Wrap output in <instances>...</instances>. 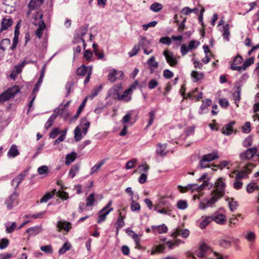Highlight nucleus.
Masks as SVG:
<instances>
[{
	"mask_svg": "<svg viewBox=\"0 0 259 259\" xmlns=\"http://www.w3.org/2000/svg\"><path fill=\"white\" fill-rule=\"evenodd\" d=\"M224 38L227 40H229V36L230 35L229 31V25L227 24L223 27V33Z\"/></svg>",
	"mask_w": 259,
	"mask_h": 259,
	"instance_id": "864d4df0",
	"label": "nucleus"
},
{
	"mask_svg": "<svg viewBox=\"0 0 259 259\" xmlns=\"http://www.w3.org/2000/svg\"><path fill=\"white\" fill-rule=\"evenodd\" d=\"M219 199L218 197L211 193V198L209 200H205L207 206H211L214 203H215Z\"/></svg>",
	"mask_w": 259,
	"mask_h": 259,
	"instance_id": "a19ab883",
	"label": "nucleus"
},
{
	"mask_svg": "<svg viewBox=\"0 0 259 259\" xmlns=\"http://www.w3.org/2000/svg\"><path fill=\"white\" fill-rule=\"evenodd\" d=\"M165 245L163 244H159L157 246H156L154 248H153L151 250V254L153 255L156 253H159L162 252L165 249Z\"/></svg>",
	"mask_w": 259,
	"mask_h": 259,
	"instance_id": "c9c22d12",
	"label": "nucleus"
},
{
	"mask_svg": "<svg viewBox=\"0 0 259 259\" xmlns=\"http://www.w3.org/2000/svg\"><path fill=\"white\" fill-rule=\"evenodd\" d=\"M26 176V174L25 172H22L18 175L12 181V185L14 186L15 188H18L21 182L24 179Z\"/></svg>",
	"mask_w": 259,
	"mask_h": 259,
	"instance_id": "aec40b11",
	"label": "nucleus"
},
{
	"mask_svg": "<svg viewBox=\"0 0 259 259\" xmlns=\"http://www.w3.org/2000/svg\"><path fill=\"white\" fill-rule=\"evenodd\" d=\"M257 152L256 148L248 149L246 151L242 152L240 154V157L242 160H250L255 155Z\"/></svg>",
	"mask_w": 259,
	"mask_h": 259,
	"instance_id": "f8f14e48",
	"label": "nucleus"
},
{
	"mask_svg": "<svg viewBox=\"0 0 259 259\" xmlns=\"http://www.w3.org/2000/svg\"><path fill=\"white\" fill-rule=\"evenodd\" d=\"M40 249L46 253L51 254L53 252V249L50 245L42 246L40 247Z\"/></svg>",
	"mask_w": 259,
	"mask_h": 259,
	"instance_id": "bf43d9fd",
	"label": "nucleus"
},
{
	"mask_svg": "<svg viewBox=\"0 0 259 259\" xmlns=\"http://www.w3.org/2000/svg\"><path fill=\"white\" fill-rule=\"evenodd\" d=\"M92 69L91 67H86L82 65L76 70V74L78 76H84L89 73V70Z\"/></svg>",
	"mask_w": 259,
	"mask_h": 259,
	"instance_id": "c756f323",
	"label": "nucleus"
},
{
	"mask_svg": "<svg viewBox=\"0 0 259 259\" xmlns=\"http://www.w3.org/2000/svg\"><path fill=\"white\" fill-rule=\"evenodd\" d=\"M13 24V20L10 18H5L3 19L1 23V28L0 31L7 30Z\"/></svg>",
	"mask_w": 259,
	"mask_h": 259,
	"instance_id": "412c9836",
	"label": "nucleus"
},
{
	"mask_svg": "<svg viewBox=\"0 0 259 259\" xmlns=\"http://www.w3.org/2000/svg\"><path fill=\"white\" fill-rule=\"evenodd\" d=\"M112 200H110L106 206L103 207L99 212V217L97 223L100 224L106 220L107 215L113 210L111 207Z\"/></svg>",
	"mask_w": 259,
	"mask_h": 259,
	"instance_id": "0eeeda50",
	"label": "nucleus"
},
{
	"mask_svg": "<svg viewBox=\"0 0 259 259\" xmlns=\"http://www.w3.org/2000/svg\"><path fill=\"white\" fill-rule=\"evenodd\" d=\"M162 5L161 4L158 3H154L152 4L150 7L151 9L155 12H158L162 10Z\"/></svg>",
	"mask_w": 259,
	"mask_h": 259,
	"instance_id": "8fccbe9b",
	"label": "nucleus"
},
{
	"mask_svg": "<svg viewBox=\"0 0 259 259\" xmlns=\"http://www.w3.org/2000/svg\"><path fill=\"white\" fill-rule=\"evenodd\" d=\"M149 119L148 121V126L152 124L153 120L155 119V111H154V110L151 111L149 112Z\"/></svg>",
	"mask_w": 259,
	"mask_h": 259,
	"instance_id": "0e129e2a",
	"label": "nucleus"
},
{
	"mask_svg": "<svg viewBox=\"0 0 259 259\" xmlns=\"http://www.w3.org/2000/svg\"><path fill=\"white\" fill-rule=\"evenodd\" d=\"M230 240L222 239L220 241V245L224 247L228 248L231 246Z\"/></svg>",
	"mask_w": 259,
	"mask_h": 259,
	"instance_id": "680f3d73",
	"label": "nucleus"
},
{
	"mask_svg": "<svg viewBox=\"0 0 259 259\" xmlns=\"http://www.w3.org/2000/svg\"><path fill=\"white\" fill-rule=\"evenodd\" d=\"M105 161L104 160L100 161L95 164L91 169L90 175H92L94 174L98 173L101 168V167L104 164Z\"/></svg>",
	"mask_w": 259,
	"mask_h": 259,
	"instance_id": "72a5a7b5",
	"label": "nucleus"
},
{
	"mask_svg": "<svg viewBox=\"0 0 259 259\" xmlns=\"http://www.w3.org/2000/svg\"><path fill=\"white\" fill-rule=\"evenodd\" d=\"M20 90L19 86L14 85L5 91L0 95V104L14 98L15 95L20 92Z\"/></svg>",
	"mask_w": 259,
	"mask_h": 259,
	"instance_id": "20e7f679",
	"label": "nucleus"
},
{
	"mask_svg": "<svg viewBox=\"0 0 259 259\" xmlns=\"http://www.w3.org/2000/svg\"><path fill=\"white\" fill-rule=\"evenodd\" d=\"M258 186L256 183H252L248 184L246 188V190L248 193H252L255 190H258Z\"/></svg>",
	"mask_w": 259,
	"mask_h": 259,
	"instance_id": "49530a36",
	"label": "nucleus"
},
{
	"mask_svg": "<svg viewBox=\"0 0 259 259\" xmlns=\"http://www.w3.org/2000/svg\"><path fill=\"white\" fill-rule=\"evenodd\" d=\"M95 200L94 194H91L87 199V206H92Z\"/></svg>",
	"mask_w": 259,
	"mask_h": 259,
	"instance_id": "13d9d810",
	"label": "nucleus"
},
{
	"mask_svg": "<svg viewBox=\"0 0 259 259\" xmlns=\"http://www.w3.org/2000/svg\"><path fill=\"white\" fill-rule=\"evenodd\" d=\"M240 92L239 91H235L233 95V99L235 100V103L236 104L237 106H238V102L240 100Z\"/></svg>",
	"mask_w": 259,
	"mask_h": 259,
	"instance_id": "052dcab7",
	"label": "nucleus"
},
{
	"mask_svg": "<svg viewBox=\"0 0 259 259\" xmlns=\"http://www.w3.org/2000/svg\"><path fill=\"white\" fill-rule=\"evenodd\" d=\"M71 248V244L68 242H65L63 246L59 249V253L60 254L65 253L67 250H69Z\"/></svg>",
	"mask_w": 259,
	"mask_h": 259,
	"instance_id": "de8ad7c7",
	"label": "nucleus"
},
{
	"mask_svg": "<svg viewBox=\"0 0 259 259\" xmlns=\"http://www.w3.org/2000/svg\"><path fill=\"white\" fill-rule=\"evenodd\" d=\"M212 221H213L218 224H224L226 221V217L225 215L221 214H217L211 217Z\"/></svg>",
	"mask_w": 259,
	"mask_h": 259,
	"instance_id": "b1692460",
	"label": "nucleus"
},
{
	"mask_svg": "<svg viewBox=\"0 0 259 259\" xmlns=\"http://www.w3.org/2000/svg\"><path fill=\"white\" fill-rule=\"evenodd\" d=\"M195 254L198 257H205L206 259H213L217 252H213L212 249L206 243H201L198 249L195 251Z\"/></svg>",
	"mask_w": 259,
	"mask_h": 259,
	"instance_id": "f257e3e1",
	"label": "nucleus"
},
{
	"mask_svg": "<svg viewBox=\"0 0 259 259\" xmlns=\"http://www.w3.org/2000/svg\"><path fill=\"white\" fill-rule=\"evenodd\" d=\"M56 193V190L53 189L52 191L47 192L40 199L39 202L44 203L47 202L48 200L51 199L55 195Z\"/></svg>",
	"mask_w": 259,
	"mask_h": 259,
	"instance_id": "cd10ccee",
	"label": "nucleus"
},
{
	"mask_svg": "<svg viewBox=\"0 0 259 259\" xmlns=\"http://www.w3.org/2000/svg\"><path fill=\"white\" fill-rule=\"evenodd\" d=\"M93 56V53L89 50H86L83 54V57L87 61H90Z\"/></svg>",
	"mask_w": 259,
	"mask_h": 259,
	"instance_id": "69168bd1",
	"label": "nucleus"
},
{
	"mask_svg": "<svg viewBox=\"0 0 259 259\" xmlns=\"http://www.w3.org/2000/svg\"><path fill=\"white\" fill-rule=\"evenodd\" d=\"M179 235H181L184 238H187L189 235V231L187 229H182L180 228H178L171 234V236L176 238Z\"/></svg>",
	"mask_w": 259,
	"mask_h": 259,
	"instance_id": "f3484780",
	"label": "nucleus"
},
{
	"mask_svg": "<svg viewBox=\"0 0 259 259\" xmlns=\"http://www.w3.org/2000/svg\"><path fill=\"white\" fill-rule=\"evenodd\" d=\"M37 172L40 175H44L46 177L49 173L48 167L46 165L40 166L37 169Z\"/></svg>",
	"mask_w": 259,
	"mask_h": 259,
	"instance_id": "58836bf2",
	"label": "nucleus"
},
{
	"mask_svg": "<svg viewBox=\"0 0 259 259\" xmlns=\"http://www.w3.org/2000/svg\"><path fill=\"white\" fill-rule=\"evenodd\" d=\"M93 48L94 49V52L96 56H97L99 59H102L104 57V54L103 50H100L98 48V46L97 44H94L93 45Z\"/></svg>",
	"mask_w": 259,
	"mask_h": 259,
	"instance_id": "473e14b6",
	"label": "nucleus"
},
{
	"mask_svg": "<svg viewBox=\"0 0 259 259\" xmlns=\"http://www.w3.org/2000/svg\"><path fill=\"white\" fill-rule=\"evenodd\" d=\"M10 40L9 39H3L0 42V60L4 56V52L5 51V48L4 46L5 45H10Z\"/></svg>",
	"mask_w": 259,
	"mask_h": 259,
	"instance_id": "c85d7f7f",
	"label": "nucleus"
},
{
	"mask_svg": "<svg viewBox=\"0 0 259 259\" xmlns=\"http://www.w3.org/2000/svg\"><path fill=\"white\" fill-rule=\"evenodd\" d=\"M82 138L81 128L77 126L74 130V139L76 142L81 140Z\"/></svg>",
	"mask_w": 259,
	"mask_h": 259,
	"instance_id": "c03bdc74",
	"label": "nucleus"
},
{
	"mask_svg": "<svg viewBox=\"0 0 259 259\" xmlns=\"http://www.w3.org/2000/svg\"><path fill=\"white\" fill-rule=\"evenodd\" d=\"M76 155V153L75 152H72L71 154L67 155L66 157L65 164L67 165H69L75 160Z\"/></svg>",
	"mask_w": 259,
	"mask_h": 259,
	"instance_id": "e433bc0d",
	"label": "nucleus"
},
{
	"mask_svg": "<svg viewBox=\"0 0 259 259\" xmlns=\"http://www.w3.org/2000/svg\"><path fill=\"white\" fill-rule=\"evenodd\" d=\"M163 54L165 58L167 63L171 67H176L177 66L178 61L172 52L166 49L163 51Z\"/></svg>",
	"mask_w": 259,
	"mask_h": 259,
	"instance_id": "6e6552de",
	"label": "nucleus"
},
{
	"mask_svg": "<svg viewBox=\"0 0 259 259\" xmlns=\"http://www.w3.org/2000/svg\"><path fill=\"white\" fill-rule=\"evenodd\" d=\"M254 63V58H249L245 60L242 65V71L246 70V68Z\"/></svg>",
	"mask_w": 259,
	"mask_h": 259,
	"instance_id": "09e8293b",
	"label": "nucleus"
},
{
	"mask_svg": "<svg viewBox=\"0 0 259 259\" xmlns=\"http://www.w3.org/2000/svg\"><path fill=\"white\" fill-rule=\"evenodd\" d=\"M43 17L42 13L41 12H37L32 18L33 21L32 23L35 26H38V28L35 31V34L38 38H40L43 33L44 29L46 27V25L42 19Z\"/></svg>",
	"mask_w": 259,
	"mask_h": 259,
	"instance_id": "f03ea898",
	"label": "nucleus"
},
{
	"mask_svg": "<svg viewBox=\"0 0 259 259\" xmlns=\"http://www.w3.org/2000/svg\"><path fill=\"white\" fill-rule=\"evenodd\" d=\"M242 132L248 134L251 131V124L250 122L247 121L242 126Z\"/></svg>",
	"mask_w": 259,
	"mask_h": 259,
	"instance_id": "3c124183",
	"label": "nucleus"
},
{
	"mask_svg": "<svg viewBox=\"0 0 259 259\" xmlns=\"http://www.w3.org/2000/svg\"><path fill=\"white\" fill-rule=\"evenodd\" d=\"M147 64L149 66L151 73H153L154 70L158 67V63L155 61L154 56H152L147 61Z\"/></svg>",
	"mask_w": 259,
	"mask_h": 259,
	"instance_id": "a878e982",
	"label": "nucleus"
},
{
	"mask_svg": "<svg viewBox=\"0 0 259 259\" xmlns=\"http://www.w3.org/2000/svg\"><path fill=\"white\" fill-rule=\"evenodd\" d=\"M137 162V160L136 159H133L128 161L125 165V169H129L135 167L136 164Z\"/></svg>",
	"mask_w": 259,
	"mask_h": 259,
	"instance_id": "603ef678",
	"label": "nucleus"
},
{
	"mask_svg": "<svg viewBox=\"0 0 259 259\" xmlns=\"http://www.w3.org/2000/svg\"><path fill=\"white\" fill-rule=\"evenodd\" d=\"M229 176L235 179L233 187L235 189L239 190L242 187L243 183L241 180L246 176L244 171L234 170L229 175Z\"/></svg>",
	"mask_w": 259,
	"mask_h": 259,
	"instance_id": "423d86ee",
	"label": "nucleus"
},
{
	"mask_svg": "<svg viewBox=\"0 0 259 259\" xmlns=\"http://www.w3.org/2000/svg\"><path fill=\"white\" fill-rule=\"evenodd\" d=\"M140 44L136 45L133 48L132 50L128 53L130 57H133L137 54L140 51Z\"/></svg>",
	"mask_w": 259,
	"mask_h": 259,
	"instance_id": "6e6d98bb",
	"label": "nucleus"
},
{
	"mask_svg": "<svg viewBox=\"0 0 259 259\" xmlns=\"http://www.w3.org/2000/svg\"><path fill=\"white\" fill-rule=\"evenodd\" d=\"M156 211L160 213L164 214H169L171 211L170 206H166L163 207H158L157 209H154Z\"/></svg>",
	"mask_w": 259,
	"mask_h": 259,
	"instance_id": "4c0bfd02",
	"label": "nucleus"
},
{
	"mask_svg": "<svg viewBox=\"0 0 259 259\" xmlns=\"http://www.w3.org/2000/svg\"><path fill=\"white\" fill-rule=\"evenodd\" d=\"M225 179L223 178H219L215 183L214 188L211 193L221 198L225 195L226 188Z\"/></svg>",
	"mask_w": 259,
	"mask_h": 259,
	"instance_id": "39448f33",
	"label": "nucleus"
},
{
	"mask_svg": "<svg viewBox=\"0 0 259 259\" xmlns=\"http://www.w3.org/2000/svg\"><path fill=\"white\" fill-rule=\"evenodd\" d=\"M79 169V166L77 164L73 165L71 168L70 169L69 172V176L71 178H73L76 175V174L78 171Z\"/></svg>",
	"mask_w": 259,
	"mask_h": 259,
	"instance_id": "79ce46f5",
	"label": "nucleus"
},
{
	"mask_svg": "<svg viewBox=\"0 0 259 259\" xmlns=\"http://www.w3.org/2000/svg\"><path fill=\"white\" fill-rule=\"evenodd\" d=\"M152 230L159 234L166 233L167 231V227L164 224L158 226H152Z\"/></svg>",
	"mask_w": 259,
	"mask_h": 259,
	"instance_id": "7c9ffc66",
	"label": "nucleus"
},
{
	"mask_svg": "<svg viewBox=\"0 0 259 259\" xmlns=\"http://www.w3.org/2000/svg\"><path fill=\"white\" fill-rule=\"evenodd\" d=\"M193 81L195 82L201 83L205 78L204 74L202 72L193 70L191 74Z\"/></svg>",
	"mask_w": 259,
	"mask_h": 259,
	"instance_id": "dca6fc26",
	"label": "nucleus"
},
{
	"mask_svg": "<svg viewBox=\"0 0 259 259\" xmlns=\"http://www.w3.org/2000/svg\"><path fill=\"white\" fill-rule=\"evenodd\" d=\"M56 227L57 231L59 232L64 231L67 233L72 228L70 223L64 221H58Z\"/></svg>",
	"mask_w": 259,
	"mask_h": 259,
	"instance_id": "ddd939ff",
	"label": "nucleus"
},
{
	"mask_svg": "<svg viewBox=\"0 0 259 259\" xmlns=\"http://www.w3.org/2000/svg\"><path fill=\"white\" fill-rule=\"evenodd\" d=\"M121 88V85L120 84L114 86L110 90V96L114 99L119 100L120 96L119 91Z\"/></svg>",
	"mask_w": 259,
	"mask_h": 259,
	"instance_id": "6ab92c4d",
	"label": "nucleus"
},
{
	"mask_svg": "<svg viewBox=\"0 0 259 259\" xmlns=\"http://www.w3.org/2000/svg\"><path fill=\"white\" fill-rule=\"evenodd\" d=\"M242 61V57L240 55H237L231 65V69L233 70H237L239 72H241L242 66H238V65L241 64Z\"/></svg>",
	"mask_w": 259,
	"mask_h": 259,
	"instance_id": "2eb2a0df",
	"label": "nucleus"
},
{
	"mask_svg": "<svg viewBox=\"0 0 259 259\" xmlns=\"http://www.w3.org/2000/svg\"><path fill=\"white\" fill-rule=\"evenodd\" d=\"M203 157L204 158V161L206 160V161L209 162L219 158V155L217 152H214L211 153L205 154L203 156Z\"/></svg>",
	"mask_w": 259,
	"mask_h": 259,
	"instance_id": "2f4dec72",
	"label": "nucleus"
},
{
	"mask_svg": "<svg viewBox=\"0 0 259 259\" xmlns=\"http://www.w3.org/2000/svg\"><path fill=\"white\" fill-rule=\"evenodd\" d=\"M131 210L133 211H139L141 208L140 205L139 203L136 202L135 201L132 200L131 205Z\"/></svg>",
	"mask_w": 259,
	"mask_h": 259,
	"instance_id": "4d7b16f0",
	"label": "nucleus"
},
{
	"mask_svg": "<svg viewBox=\"0 0 259 259\" xmlns=\"http://www.w3.org/2000/svg\"><path fill=\"white\" fill-rule=\"evenodd\" d=\"M180 243H184V242L179 239H176L174 241H168L166 242L168 248L171 249L174 246H178Z\"/></svg>",
	"mask_w": 259,
	"mask_h": 259,
	"instance_id": "37998d69",
	"label": "nucleus"
},
{
	"mask_svg": "<svg viewBox=\"0 0 259 259\" xmlns=\"http://www.w3.org/2000/svg\"><path fill=\"white\" fill-rule=\"evenodd\" d=\"M166 206H170V204L169 202L165 199L164 197H161L159 200L158 202L155 205L154 209H157L158 207H163Z\"/></svg>",
	"mask_w": 259,
	"mask_h": 259,
	"instance_id": "bb28decb",
	"label": "nucleus"
},
{
	"mask_svg": "<svg viewBox=\"0 0 259 259\" xmlns=\"http://www.w3.org/2000/svg\"><path fill=\"white\" fill-rule=\"evenodd\" d=\"M166 144H162L160 143H158L156 146V153L157 154L163 156L166 154V152H165L166 149Z\"/></svg>",
	"mask_w": 259,
	"mask_h": 259,
	"instance_id": "5701e85b",
	"label": "nucleus"
},
{
	"mask_svg": "<svg viewBox=\"0 0 259 259\" xmlns=\"http://www.w3.org/2000/svg\"><path fill=\"white\" fill-rule=\"evenodd\" d=\"M209 183L207 181H205L202 185L198 186L197 184H189L186 187L181 186H178V189L182 193H185L189 190H191L192 192H200L203 190L206 187L209 186Z\"/></svg>",
	"mask_w": 259,
	"mask_h": 259,
	"instance_id": "7ed1b4c3",
	"label": "nucleus"
},
{
	"mask_svg": "<svg viewBox=\"0 0 259 259\" xmlns=\"http://www.w3.org/2000/svg\"><path fill=\"white\" fill-rule=\"evenodd\" d=\"M81 123L83 124L82 132L84 135H85L90 126V122L86 118H84L82 120Z\"/></svg>",
	"mask_w": 259,
	"mask_h": 259,
	"instance_id": "a18cd8bd",
	"label": "nucleus"
},
{
	"mask_svg": "<svg viewBox=\"0 0 259 259\" xmlns=\"http://www.w3.org/2000/svg\"><path fill=\"white\" fill-rule=\"evenodd\" d=\"M177 206L179 209H184L187 207L188 204L186 200H180L178 201Z\"/></svg>",
	"mask_w": 259,
	"mask_h": 259,
	"instance_id": "5fc2aeb1",
	"label": "nucleus"
},
{
	"mask_svg": "<svg viewBox=\"0 0 259 259\" xmlns=\"http://www.w3.org/2000/svg\"><path fill=\"white\" fill-rule=\"evenodd\" d=\"M60 133V131L58 128H54L52 130L50 134V137L52 139H55L57 135Z\"/></svg>",
	"mask_w": 259,
	"mask_h": 259,
	"instance_id": "338daca9",
	"label": "nucleus"
},
{
	"mask_svg": "<svg viewBox=\"0 0 259 259\" xmlns=\"http://www.w3.org/2000/svg\"><path fill=\"white\" fill-rule=\"evenodd\" d=\"M117 211L118 212L119 216L117 221L114 224V226L116 229L117 234L118 233L119 230L124 226L125 223L123 220L126 217V213L122 214L120 210H118Z\"/></svg>",
	"mask_w": 259,
	"mask_h": 259,
	"instance_id": "4468645a",
	"label": "nucleus"
},
{
	"mask_svg": "<svg viewBox=\"0 0 259 259\" xmlns=\"http://www.w3.org/2000/svg\"><path fill=\"white\" fill-rule=\"evenodd\" d=\"M19 194L14 192L12 194L9 196L6 199L5 203L7 205L8 209H11L14 206L18 204V197Z\"/></svg>",
	"mask_w": 259,
	"mask_h": 259,
	"instance_id": "1a4fd4ad",
	"label": "nucleus"
},
{
	"mask_svg": "<svg viewBox=\"0 0 259 259\" xmlns=\"http://www.w3.org/2000/svg\"><path fill=\"white\" fill-rule=\"evenodd\" d=\"M123 78V72L116 69L111 70L108 75V79L112 82L117 79H122Z\"/></svg>",
	"mask_w": 259,
	"mask_h": 259,
	"instance_id": "9b49d317",
	"label": "nucleus"
},
{
	"mask_svg": "<svg viewBox=\"0 0 259 259\" xmlns=\"http://www.w3.org/2000/svg\"><path fill=\"white\" fill-rule=\"evenodd\" d=\"M211 222L212 218L211 217H206L200 222L199 227L201 229H204Z\"/></svg>",
	"mask_w": 259,
	"mask_h": 259,
	"instance_id": "ea45409f",
	"label": "nucleus"
},
{
	"mask_svg": "<svg viewBox=\"0 0 259 259\" xmlns=\"http://www.w3.org/2000/svg\"><path fill=\"white\" fill-rule=\"evenodd\" d=\"M235 122L234 121H231L228 124L224 125L223 128H222V133L223 134L226 135H230L233 131V126Z\"/></svg>",
	"mask_w": 259,
	"mask_h": 259,
	"instance_id": "393cba45",
	"label": "nucleus"
},
{
	"mask_svg": "<svg viewBox=\"0 0 259 259\" xmlns=\"http://www.w3.org/2000/svg\"><path fill=\"white\" fill-rule=\"evenodd\" d=\"M59 111L60 110L58 109H56L54 110V113L51 116V117L49 118L48 120L46 123L45 128L46 129H48L52 126Z\"/></svg>",
	"mask_w": 259,
	"mask_h": 259,
	"instance_id": "4be33fe9",
	"label": "nucleus"
},
{
	"mask_svg": "<svg viewBox=\"0 0 259 259\" xmlns=\"http://www.w3.org/2000/svg\"><path fill=\"white\" fill-rule=\"evenodd\" d=\"M44 0H31L28 6V10L27 12V17H30L32 11L33 10H36L35 14L37 12H40L39 11H37V9L42 4Z\"/></svg>",
	"mask_w": 259,
	"mask_h": 259,
	"instance_id": "9d476101",
	"label": "nucleus"
},
{
	"mask_svg": "<svg viewBox=\"0 0 259 259\" xmlns=\"http://www.w3.org/2000/svg\"><path fill=\"white\" fill-rule=\"evenodd\" d=\"M253 111L255 113L253 118H257L259 120V103L255 104L253 106Z\"/></svg>",
	"mask_w": 259,
	"mask_h": 259,
	"instance_id": "774afa93",
	"label": "nucleus"
},
{
	"mask_svg": "<svg viewBox=\"0 0 259 259\" xmlns=\"http://www.w3.org/2000/svg\"><path fill=\"white\" fill-rule=\"evenodd\" d=\"M19 154L18 150L17 149V147L15 145H13L9 152H8V156L10 157H14L18 155Z\"/></svg>",
	"mask_w": 259,
	"mask_h": 259,
	"instance_id": "f704fd0d",
	"label": "nucleus"
},
{
	"mask_svg": "<svg viewBox=\"0 0 259 259\" xmlns=\"http://www.w3.org/2000/svg\"><path fill=\"white\" fill-rule=\"evenodd\" d=\"M158 84V82L155 79H152L148 82V87L149 89L155 88Z\"/></svg>",
	"mask_w": 259,
	"mask_h": 259,
	"instance_id": "e2e57ef3",
	"label": "nucleus"
},
{
	"mask_svg": "<svg viewBox=\"0 0 259 259\" xmlns=\"http://www.w3.org/2000/svg\"><path fill=\"white\" fill-rule=\"evenodd\" d=\"M187 98H190L192 100L194 99H196V101H199L203 98V94L201 92L198 93V88H195V89L190 91L187 95Z\"/></svg>",
	"mask_w": 259,
	"mask_h": 259,
	"instance_id": "a211bd4d",
	"label": "nucleus"
}]
</instances>
